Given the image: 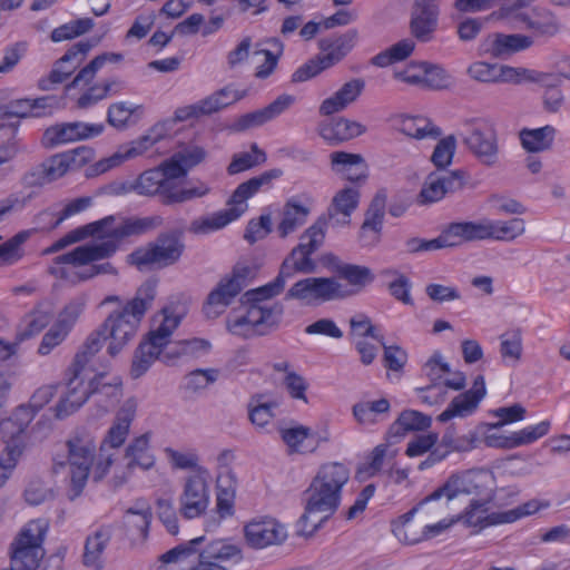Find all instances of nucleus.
I'll use <instances>...</instances> for the list:
<instances>
[{"label": "nucleus", "instance_id": "nucleus-26", "mask_svg": "<svg viewBox=\"0 0 570 570\" xmlns=\"http://www.w3.org/2000/svg\"><path fill=\"white\" fill-rule=\"evenodd\" d=\"M334 272L337 278L347 283L348 287L342 285L344 298L361 293L375 279L373 271L363 265L340 263L335 265Z\"/></svg>", "mask_w": 570, "mask_h": 570}, {"label": "nucleus", "instance_id": "nucleus-24", "mask_svg": "<svg viewBox=\"0 0 570 570\" xmlns=\"http://www.w3.org/2000/svg\"><path fill=\"white\" fill-rule=\"evenodd\" d=\"M295 102V97L283 94L266 107L242 115L233 125L235 131H245L263 126L285 112Z\"/></svg>", "mask_w": 570, "mask_h": 570}, {"label": "nucleus", "instance_id": "nucleus-10", "mask_svg": "<svg viewBox=\"0 0 570 570\" xmlns=\"http://www.w3.org/2000/svg\"><path fill=\"white\" fill-rule=\"evenodd\" d=\"M185 250V244L177 232L161 233L145 247L135 249L128 262L138 269L144 271L156 266L165 268L176 264Z\"/></svg>", "mask_w": 570, "mask_h": 570}, {"label": "nucleus", "instance_id": "nucleus-23", "mask_svg": "<svg viewBox=\"0 0 570 570\" xmlns=\"http://www.w3.org/2000/svg\"><path fill=\"white\" fill-rule=\"evenodd\" d=\"M312 205L313 199L308 196H293L285 202L282 219L277 225V233L281 238L293 234L307 222Z\"/></svg>", "mask_w": 570, "mask_h": 570}, {"label": "nucleus", "instance_id": "nucleus-54", "mask_svg": "<svg viewBox=\"0 0 570 570\" xmlns=\"http://www.w3.org/2000/svg\"><path fill=\"white\" fill-rule=\"evenodd\" d=\"M164 180L161 171L153 168L144 171L134 183L128 187L124 186L122 189L125 191H136L142 196H154L159 194Z\"/></svg>", "mask_w": 570, "mask_h": 570}, {"label": "nucleus", "instance_id": "nucleus-30", "mask_svg": "<svg viewBox=\"0 0 570 570\" xmlns=\"http://www.w3.org/2000/svg\"><path fill=\"white\" fill-rule=\"evenodd\" d=\"M550 425L549 421H542L535 425L527 426L509 435H490L488 438V443L489 445L503 449H514L528 445L547 435L549 433Z\"/></svg>", "mask_w": 570, "mask_h": 570}, {"label": "nucleus", "instance_id": "nucleus-53", "mask_svg": "<svg viewBox=\"0 0 570 570\" xmlns=\"http://www.w3.org/2000/svg\"><path fill=\"white\" fill-rule=\"evenodd\" d=\"M115 216L110 215L102 219L78 227L82 240L88 237H96L100 239L107 238V240H115L118 244L120 236H117L116 234L119 232V226H115Z\"/></svg>", "mask_w": 570, "mask_h": 570}, {"label": "nucleus", "instance_id": "nucleus-39", "mask_svg": "<svg viewBox=\"0 0 570 570\" xmlns=\"http://www.w3.org/2000/svg\"><path fill=\"white\" fill-rule=\"evenodd\" d=\"M150 436L149 432L144 433L135 439L127 445L125 451V459L127 460L128 469L141 468L149 470L155 464V456L150 452Z\"/></svg>", "mask_w": 570, "mask_h": 570}, {"label": "nucleus", "instance_id": "nucleus-9", "mask_svg": "<svg viewBox=\"0 0 570 570\" xmlns=\"http://www.w3.org/2000/svg\"><path fill=\"white\" fill-rule=\"evenodd\" d=\"M326 236V219H317L299 237V243L291 250L283 261L281 271L289 279L296 273L311 274L316 269V263L312 255L324 244Z\"/></svg>", "mask_w": 570, "mask_h": 570}, {"label": "nucleus", "instance_id": "nucleus-22", "mask_svg": "<svg viewBox=\"0 0 570 570\" xmlns=\"http://www.w3.org/2000/svg\"><path fill=\"white\" fill-rule=\"evenodd\" d=\"M485 382L482 375L474 379L473 386L456 395L448 407L438 416V421L444 423L454 417H465L471 415L485 396Z\"/></svg>", "mask_w": 570, "mask_h": 570}, {"label": "nucleus", "instance_id": "nucleus-7", "mask_svg": "<svg viewBox=\"0 0 570 570\" xmlns=\"http://www.w3.org/2000/svg\"><path fill=\"white\" fill-rule=\"evenodd\" d=\"M48 531L43 519L29 521L11 543V563L8 570H36L45 557L42 543Z\"/></svg>", "mask_w": 570, "mask_h": 570}, {"label": "nucleus", "instance_id": "nucleus-33", "mask_svg": "<svg viewBox=\"0 0 570 570\" xmlns=\"http://www.w3.org/2000/svg\"><path fill=\"white\" fill-rule=\"evenodd\" d=\"M358 33L355 29H350L346 32L322 38L318 41V48L326 52L324 53V58L330 63L331 67L340 62L355 46Z\"/></svg>", "mask_w": 570, "mask_h": 570}, {"label": "nucleus", "instance_id": "nucleus-1", "mask_svg": "<svg viewBox=\"0 0 570 570\" xmlns=\"http://www.w3.org/2000/svg\"><path fill=\"white\" fill-rule=\"evenodd\" d=\"M351 471L342 462H326L320 465L304 491V513L297 521V534L313 535L340 508L343 489L350 481Z\"/></svg>", "mask_w": 570, "mask_h": 570}, {"label": "nucleus", "instance_id": "nucleus-15", "mask_svg": "<svg viewBox=\"0 0 570 570\" xmlns=\"http://www.w3.org/2000/svg\"><path fill=\"white\" fill-rule=\"evenodd\" d=\"M465 185V173L462 170L431 171L417 195L421 205L442 200L446 195L461 190Z\"/></svg>", "mask_w": 570, "mask_h": 570}, {"label": "nucleus", "instance_id": "nucleus-43", "mask_svg": "<svg viewBox=\"0 0 570 570\" xmlns=\"http://www.w3.org/2000/svg\"><path fill=\"white\" fill-rule=\"evenodd\" d=\"M395 121L402 134L415 139L436 138L441 135V129L424 117L401 115L396 117Z\"/></svg>", "mask_w": 570, "mask_h": 570}, {"label": "nucleus", "instance_id": "nucleus-56", "mask_svg": "<svg viewBox=\"0 0 570 570\" xmlns=\"http://www.w3.org/2000/svg\"><path fill=\"white\" fill-rule=\"evenodd\" d=\"M161 316L159 326L151 331L148 337L165 348L170 342V336L179 326L181 316L177 315L171 307H164Z\"/></svg>", "mask_w": 570, "mask_h": 570}, {"label": "nucleus", "instance_id": "nucleus-13", "mask_svg": "<svg viewBox=\"0 0 570 570\" xmlns=\"http://www.w3.org/2000/svg\"><path fill=\"white\" fill-rule=\"evenodd\" d=\"M91 393V377H89V374L69 367L66 392L53 407L56 419L63 420L73 414L87 402Z\"/></svg>", "mask_w": 570, "mask_h": 570}, {"label": "nucleus", "instance_id": "nucleus-64", "mask_svg": "<svg viewBox=\"0 0 570 570\" xmlns=\"http://www.w3.org/2000/svg\"><path fill=\"white\" fill-rule=\"evenodd\" d=\"M33 229L21 230L6 243L0 245V261L3 263L12 264L18 262L23 250L21 246L30 238Z\"/></svg>", "mask_w": 570, "mask_h": 570}, {"label": "nucleus", "instance_id": "nucleus-38", "mask_svg": "<svg viewBox=\"0 0 570 570\" xmlns=\"http://www.w3.org/2000/svg\"><path fill=\"white\" fill-rule=\"evenodd\" d=\"M212 344L205 338H189L177 341L173 346L165 351L163 362L171 364L180 357L198 358L209 353Z\"/></svg>", "mask_w": 570, "mask_h": 570}, {"label": "nucleus", "instance_id": "nucleus-28", "mask_svg": "<svg viewBox=\"0 0 570 570\" xmlns=\"http://www.w3.org/2000/svg\"><path fill=\"white\" fill-rule=\"evenodd\" d=\"M332 170L352 183L367 178V165L360 154L334 151L330 155Z\"/></svg>", "mask_w": 570, "mask_h": 570}, {"label": "nucleus", "instance_id": "nucleus-55", "mask_svg": "<svg viewBox=\"0 0 570 570\" xmlns=\"http://www.w3.org/2000/svg\"><path fill=\"white\" fill-rule=\"evenodd\" d=\"M51 321V315L36 306L29 314H27L21 323L20 330L17 334L19 341H26L39 334Z\"/></svg>", "mask_w": 570, "mask_h": 570}, {"label": "nucleus", "instance_id": "nucleus-40", "mask_svg": "<svg viewBox=\"0 0 570 570\" xmlns=\"http://www.w3.org/2000/svg\"><path fill=\"white\" fill-rule=\"evenodd\" d=\"M164 347L148 336L135 351L130 374L134 379L142 376L157 358L163 360Z\"/></svg>", "mask_w": 570, "mask_h": 570}, {"label": "nucleus", "instance_id": "nucleus-48", "mask_svg": "<svg viewBox=\"0 0 570 570\" xmlns=\"http://www.w3.org/2000/svg\"><path fill=\"white\" fill-rule=\"evenodd\" d=\"M246 96V90L239 91L228 85L219 90H216L208 97L202 99L206 116L218 112L222 109L239 101Z\"/></svg>", "mask_w": 570, "mask_h": 570}, {"label": "nucleus", "instance_id": "nucleus-63", "mask_svg": "<svg viewBox=\"0 0 570 570\" xmlns=\"http://www.w3.org/2000/svg\"><path fill=\"white\" fill-rule=\"evenodd\" d=\"M456 149V139L453 135L439 140L431 155V163L435 170H448L452 164Z\"/></svg>", "mask_w": 570, "mask_h": 570}, {"label": "nucleus", "instance_id": "nucleus-27", "mask_svg": "<svg viewBox=\"0 0 570 570\" xmlns=\"http://www.w3.org/2000/svg\"><path fill=\"white\" fill-rule=\"evenodd\" d=\"M247 305L245 315L235 318H228L227 328L234 335L249 337L253 335H266L267 331L263 327L262 303L242 302Z\"/></svg>", "mask_w": 570, "mask_h": 570}, {"label": "nucleus", "instance_id": "nucleus-12", "mask_svg": "<svg viewBox=\"0 0 570 570\" xmlns=\"http://www.w3.org/2000/svg\"><path fill=\"white\" fill-rule=\"evenodd\" d=\"M137 402L128 399L118 410L115 421L107 431L100 445L99 461L96 465V480L102 479L114 463V454L107 453L108 449L120 448L130 432V425L136 416Z\"/></svg>", "mask_w": 570, "mask_h": 570}, {"label": "nucleus", "instance_id": "nucleus-36", "mask_svg": "<svg viewBox=\"0 0 570 570\" xmlns=\"http://www.w3.org/2000/svg\"><path fill=\"white\" fill-rule=\"evenodd\" d=\"M432 419L415 410H404L390 426L387 440H399L411 431H423L431 426Z\"/></svg>", "mask_w": 570, "mask_h": 570}, {"label": "nucleus", "instance_id": "nucleus-61", "mask_svg": "<svg viewBox=\"0 0 570 570\" xmlns=\"http://www.w3.org/2000/svg\"><path fill=\"white\" fill-rule=\"evenodd\" d=\"M163 224L164 219L161 216L158 215L135 219H126L121 225H119V232L116 235L120 236L121 240L132 235H141L148 230H153L157 227H160Z\"/></svg>", "mask_w": 570, "mask_h": 570}, {"label": "nucleus", "instance_id": "nucleus-20", "mask_svg": "<svg viewBox=\"0 0 570 570\" xmlns=\"http://www.w3.org/2000/svg\"><path fill=\"white\" fill-rule=\"evenodd\" d=\"M209 504L208 484L199 474L190 475L184 483L179 497V512L186 519H195L203 515Z\"/></svg>", "mask_w": 570, "mask_h": 570}, {"label": "nucleus", "instance_id": "nucleus-8", "mask_svg": "<svg viewBox=\"0 0 570 570\" xmlns=\"http://www.w3.org/2000/svg\"><path fill=\"white\" fill-rule=\"evenodd\" d=\"M91 158L92 150L85 146L56 154L30 168L23 175L22 183L27 187H42L61 178L69 170L83 166Z\"/></svg>", "mask_w": 570, "mask_h": 570}, {"label": "nucleus", "instance_id": "nucleus-31", "mask_svg": "<svg viewBox=\"0 0 570 570\" xmlns=\"http://www.w3.org/2000/svg\"><path fill=\"white\" fill-rule=\"evenodd\" d=\"M366 128L354 120L344 117L322 122L318 128L320 136L331 145H337L364 134Z\"/></svg>", "mask_w": 570, "mask_h": 570}, {"label": "nucleus", "instance_id": "nucleus-50", "mask_svg": "<svg viewBox=\"0 0 570 570\" xmlns=\"http://www.w3.org/2000/svg\"><path fill=\"white\" fill-rule=\"evenodd\" d=\"M556 129L552 126H544L537 129H523L520 132L522 146L528 151L538 153L551 147Z\"/></svg>", "mask_w": 570, "mask_h": 570}, {"label": "nucleus", "instance_id": "nucleus-29", "mask_svg": "<svg viewBox=\"0 0 570 570\" xmlns=\"http://www.w3.org/2000/svg\"><path fill=\"white\" fill-rule=\"evenodd\" d=\"M365 88V81L361 78H354L345 82L331 97L324 99L320 106V114L331 116L344 110L348 105L356 101Z\"/></svg>", "mask_w": 570, "mask_h": 570}, {"label": "nucleus", "instance_id": "nucleus-32", "mask_svg": "<svg viewBox=\"0 0 570 570\" xmlns=\"http://www.w3.org/2000/svg\"><path fill=\"white\" fill-rule=\"evenodd\" d=\"M441 237L444 248L484 240L482 220L451 223L441 232Z\"/></svg>", "mask_w": 570, "mask_h": 570}, {"label": "nucleus", "instance_id": "nucleus-37", "mask_svg": "<svg viewBox=\"0 0 570 570\" xmlns=\"http://www.w3.org/2000/svg\"><path fill=\"white\" fill-rule=\"evenodd\" d=\"M110 527H101L89 535L85 543L83 564L94 570L102 569V552L111 540Z\"/></svg>", "mask_w": 570, "mask_h": 570}, {"label": "nucleus", "instance_id": "nucleus-17", "mask_svg": "<svg viewBox=\"0 0 570 570\" xmlns=\"http://www.w3.org/2000/svg\"><path fill=\"white\" fill-rule=\"evenodd\" d=\"M463 142L481 164L492 167L498 163V137L487 121L474 122L465 132Z\"/></svg>", "mask_w": 570, "mask_h": 570}, {"label": "nucleus", "instance_id": "nucleus-41", "mask_svg": "<svg viewBox=\"0 0 570 570\" xmlns=\"http://www.w3.org/2000/svg\"><path fill=\"white\" fill-rule=\"evenodd\" d=\"M236 478L232 471H222L217 476L216 510L222 519L234 514Z\"/></svg>", "mask_w": 570, "mask_h": 570}, {"label": "nucleus", "instance_id": "nucleus-46", "mask_svg": "<svg viewBox=\"0 0 570 570\" xmlns=\"http://www.w3.org/2000/svg\"><path fill=\"white\" fill-rule=\"evenodd\" d=\"M102 344L104 342L99 333L96 331L91 332L76 353L70 367L90 375L94 372L91 366L92 358L101 350Z\"/></svg>", "mask_w": 570, "mask_h": 570}, {"label": "nucleus", "instance_id": "nucleus-2", "mask_svg": "<svg viewBox=\"0 0 570 570\" xmlns=\"http://www.w3.org/2000/svg\"><path fill=\"white\" fill-rule=\"evenodd\" d=\"M156 288V281H146L131 299L112 311L95 330L102 342L107 343L110 356H117L135 340L145 314L153 306Z\"/></svg>", "mask_w": 570, "mask_h": 570}, {"label": "nucleus", "instance_id": "nucleus-35", "mask_svg": "<svg viewBox=\"0 0 570 570\" xmlns=\"http://www.w3.org/2000/svg\"><path fill=\"white\" fill-rule=\"evenodd\" d=\"M533 39L525 35H504L494 33L489 38V48L487 51L494 58H504L514 52L530 48Z\"/></svg>", "mask_w": 570, "mask_h": 570}, {"label": "nucleus", "instance_id": "nucleus-59", "mask_svg": "<svg viewBox=\"0 0 570 570\" xmlns=\"http://www.w3.org/2000/svg\"><path fill=\"white\" fill-rule=\"evenodd\" d=\"M139 154H141V149H138L135 146L128 147L125 150L119 149L111 156L100 159L99 161L90 166L88 168L87 176L92 177L105 174L108 170L120 166L124 161L138 156Z\"/></svg>", "mask_w": 570, "mask_h": 570}, {"label": "nucleus", "instance_id": "nucleus-42", "mask_svg": "<svg viewBox=\"0 0 570 570\" xmlns=\"http://www.w3.org/2000/svg\"><path fill=\"white\" fill-rule=\"evenodd\" d=\"M105 375L97 374L91 377V395L97 397V403L107 412L117 404L122 396V382L115 377L112 382H104Z\"/></svg>", "mask_w": 570, "mask_h": 570}, {"label": "nucleus", "instance_id": "nucleus-3", "mask_svg": "<svg viewBox=\"0 0 570 570\" xmlns=\"http://www.w3.org/2000/svg\"><path fill=\"white\" fill-rule=\"evenodd\" d=\"M479 475L468 472L463 475H452L448 481L425 497L417 505L399 518L394 525L395 535L407 544H415L424 540V528L422 523L416 524L412 521L413 515L423 509H428L438 502L441 498H446V504L460 495H470L480 493Z\"/></svg>", "mask_w": 570, "mask_h": 570}, {"label": "nucleus", "instance_id": "nucleus-18", "mask_svg": "<svg viewBox=\"0 0 570 570\" xmlns=\"http://www.w3.org/2000/svg\"><path fill=\"white\" fill-rule=\"evenodd\" d=\"M92 48L89 41H79L71 46L66 53L58 59L50 73L41 78L38 87L41 90H51L55 86L65 82L85 60Z\"/></svg>", "mask_w": 570, "mask_h": 570}, {"label": "nucleus", "instance_id": "nucleus-14", "mask_svg": "<svg viewBox=\"0 0 570 570\" xmlns=\"http://www.w3.org/2000/svg\"><path fill=\"white\" fill-rule=\"evenodd\" d=\"M344 298L342 284L334 277H307L292 285L285 299L328 302Z\"/></svg>", "mask_w": 570, "mask_h": 570}, {"label": "nucleus", "instance_id": "nucleus-45", "mask_svg": "<svg viewBox=\"0 0 570 570\" xmlns=\"http://www.w3.org/2000/svg\"><path fill=\"white\" fill-rule=\"evenodd\" d=\"M29 116L40 117V112L31 114L30 99H18L0 106V129L9 128L14 134L19 119Z\"/></svg>", "mask_w": 570, "mask_h": 570}, {"label": "nucleus", "instance_id": "nucleus-44", "mask_svg": "<svg viewBox=\"0 0 570 570\" xmlns=\"http://www.w3.org/2000/svg\"><path fill=\"white\" fill-rule=\"evenodd\" d=\"M208 193L209 187L204 183H200L198 186L193 188H179L175 180L165 179L159 195L161 196L163 204L171 205L203 197Z\"/></svg>", "mask_w": 570, "mask_h": 570}, {"label": "nucleus", "instance_id": "nucleus-57", "mask_svg": "<svg viewBox=\"0 0 570 570\" xmlns=\"http://www.w3.org/2000/svg\"><path fill=\"white\" fill-rule=\"evenodd\" d=\"M252 153H239L233 156L230 164L227 167L229 175H236L238 173L248 170L256 166L263 165L266 159V153L262 150L257 144H252Z\"/></svg>", "mask_w": 570, "mask_h": 570}, {"label": "nucleus", "instance_id": "nucleus-62", "mask_svg": "<svg viewBox=\"0 0 570 570\" xmlns=\"http://www.w3.org/2000/svg\"><path fill=\"white\" fill-rule=\"evenodd\" d=\"M263 395H256L249 403V420L257 429H265L274 419L273 410L277 407L275 401L263 402Z\"/></svg>", "mask_w": 570, "mask_h": 570}, {"label": "nucleus", "instance_id": "nucleus-49", "mask_svg": "<svg viewBox=\"0 0 570 570\" xmlns=\"http://www.w3.org/2000/svg\"><path fill=\"white\" fill-rule=\"evenodd\" d=\"M391 404L387 399L360 402L353 406V415L360 424L370 425L379 422V417L389 414Z\"/></svg>", "mask_w": 570, "mask_h": 570}, {"label": "nucleus", "instance_id": "nucleus-11", "mask_svg": "<svg viewBox=\"0 0 570 570\" xmlns=\"http://www.w3.org/2000/svg\"><path fill=\"white\" fill-rule=\"evenodd\" d=\"M253 278L254 269L245 263H237L207 295L203 305L204 315L207 318H217Z\"/></svg>", "mask_w": 570, "mask_h": 570}, {"label": "nucleus", "instance_id": "nucleus-47", "mask_svg": "<svg viewBox=\"0 0 570 570\" xmlns=\"http://www.w3.org/2000/svg\"><path fill=\"white\" fill-rule=\"evenodd\" d=\"M151 520L150 509L146 510H134L128 509L125 514L124 524L128 538L135 541H144L149 531Z\"/></svg>", "mask_w": 570, "mask_h": 570}, {"label": "nucleus", "instance_id": "nucleus-4", "mask_svg": "<svg viewBox=\"0 0 570 570\" xmlns=\"http://www.w3.org/2000/svg\"><path fill=\"white\" fill-rule=\"evenodd\" d=\"M282 176L283 170L281 168H272L239 184L227 202L228 208L194 219L190 223L189 232L199 235L224 228L247 210V199L257 194L263 187H271L272 183Z\"/></svg>", "mask_w": 570, "mask_h": 570}, {"label": "nucleus", "instance_id": "nucleus-21", "mask_svg": "<svg viewBox=\"0 0 570 570\" xmlns=\"http://www.w3.org/2000/svg\"><path fill=\"white\" fill-rule=\"evenodd\" d=\"M489 500H471L463 513L456 515V521L469 528H476L479 531L491 525L512 523L518 517L514 512H491L489 513Z\"/></svg>", "mask_w": 570, "mask_h": 570}, {"label": "nucleus", "instance_id": "nucleus-58", "mask_svg": "<svg viewBox=\"0 0 570 570\" xmlns=\"http://www.w3.org/2000/svg\"><path fill=\"white\" fill-rule=\"evenodd\" d=\"M76 129L73 122H61L48 127L41 139V144L45 148H55L59 145L75 142Z\"/></svg>", "mask_w": 570, "mask_h": 570}, {"label": "nucleus", "instance_id": "nucleus-25", "mask_svg": "<svg viewBox=\"0 0 570 570\" xmlns=\"http://www.w3.org/2000/svg\"><path fill=\"white\" fill-rule=\"evenodd\" d=\"M360 194L354 188H344L336 193L333 197L326 214L320 217H325L326 227L330 223L334 226H345L350 224V217L358 205Z\"/></svg>", "mask_w": 570, "mask_h": 570}, {"label": "nucleus", "instance_id": "nucleus-6", "mask_svg": "<svg viewBox=\"0 0 570 570\" xmlns=\"http://www.w3.org/2000/svg\"><path fill=\"white\" fill-rule=\"evenodd\" d=\"M68 460H53L52 471L55 473L69 469L70 489L68 497L70 500L78 498L88 481L90 469L94 463L96 444L87 433L76 434L67 441Z\"/></svg>", "mask_w": 570, "mask_h": 570}, {"label": "nucleus", "instance_id": "nucleus-5", "mask_svg": "<svg viewBox=\"0 0 570 570\" xmlns=\"http://www.w3.org/2000/svg\"><path fill=\"white\" fill-rule=\"evenodd\" d=\"M204 539V537H198L187 543L179 544L163 553L159 561L165 564L185 563L197 554L198 563L190 570H227L226 562L242 560L240 549L223 540L213 541L199 551L198 546Z\"/></svg>", "mask_w": 570, "mask_h": 570}, {"label": "nucleus", "instance_id": "nucleus-60", "mask_svg": "<svg viewBox=\"0 0 570 570\" xmlns=\"http://www.w3.org/2000/svg\"><path fill=\"white\" fill-rule=\"evenodd\" d=\"M500 354L510 365H517L522 356V335L519 330L507 332L500 336Z\"/></svg>", "mask_w": 570, "mask_h": 570}, {"label": "nucleus", "instance_id": "nucleus-52", "mask_svg": "<svg viewBox=\"0 0 570 570\" xmlns=\"http://www.w3.org/2000/svg\"><path fill=\"white\" fill-rule=\"evenodd\" d=\"M288 278L279 269L277 276L269 283L245 292L242 302L268 303L267 301L283 293Z\"/></svg>", "mask_w": 570, "mask_h": 570}, {"label": "nucleus", "instance_id": "nucleus-19", "mask_svg": "<svg viewBox=\"0 0 570 570\" xmlns=\"http://www.w3.org/2000/svg\"><path fill=\"white\" fill-rule=\"evenodd\" d=\"M246 542L255 549L282 544L287 538L284 524L271 517L255 518L244 528Z\"/></svg>", "mask_w": 570, "mask_h": 570}, {"label": "nucleus", "instance_id": "nucleus-34", "mask_svg": "<svg viewBox=\"0 0 570 570\" xmlns=\"http://www.w3.org/2000/svg\"><path fill=\"white\" fill-rule=\"evenodd\" d=\"M483 238L499 242H512L525 233L523 218H511L509 220H482Z\"/></svg>", "mask_w": 570, "mask_h": 570}, {"label": "nucleus", "instance_id": "nucleus-51", "mask_svg": "<svg viewBox=\"0 0 570 570\" xmlns=\"http://www.w3.org/2000/svg\"><path fill=\"white\" fill-rule=\"evenodd\" d=\"M22 430L18 429L17 433L7 443L4 451L0 455V487L9 478V473L14 469L19 458L23 452L21 440Z\"/></svg>", "mask_w": 570, "mask_h": 570}, {"label": "nucleus", "instance_id": "nucleus-16", "mask_svg": "<svg viewBox=\"0 0 570 570\" xmlns=\"http://www.w3.org/2000/svg\"><path fill=\"white\" fill-rule=\"evenodd\" d=\"M440 0H413L409 31L421 43L431 42L439 27Z\"/></svg>", "mask_w": 570, "mask_h": 570}]
</instances>
